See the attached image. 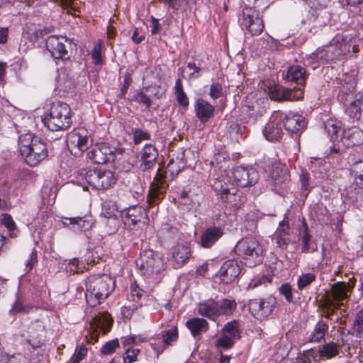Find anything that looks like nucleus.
<instances>
[{"mask_svg":"<svg viewBox=\"0 0 363 363\" xmlns=\"http://www.w3.org/2000/svg\"><path fill=\"white\" fill-rule=\"evenodd\" d=\"M85 179L89 185L99 190L109 189L116 182V177L110 170H89L86 173Z\"/></svg>","mask_w":363,"mask_h":363,"instance_id":"9d476101","label":"nucleus"},{"mask_svg":"<svg viewBox=\"0 0 363 363\" xmlns=\"http://www.w3.org/2000/svg\"><path fill=\"white\" fill-rule=\"evenodd\" d=\"M18 149L25 162L31 167L38 165L48 156L46 144L31 133L18 137Z\"/></svg>","mask_w":363,"mask_h":363,"instance_id":"f03ea898","label":"nucleus"},{"mask_svg":"<svg viewBox=\"0 0 363 363\" xmlns=\"http://www.w3.org/2000/svg\"><path fill=\"white\" fill-rule=\"evenodd\" d=\"M158 152L156 147L151 145H145L141 151L140 168L143 170L151 169L156 163Z\"/></svg>","mask_w":363,"mask_h":363,"instance_id":"393cba45","label":"nucleus"},{"mask_svg":"<svg viewBox=\"0 0 363 363\" xmlns=\"http://www.w3.org/2000/svg\"><path fill=\"white\" fill-rule=\"evenodd\" d=\"M271 281L272 277L267 275H262L261 277L252 279L248 285V289H255L259 286L266 284L267 283H269Z\"/></svg>","mask_w":363,"mask_h":363,"instance_id":"0e129e2a","label":"nucleus"},{"mask_svg":"<svg viewBox=\"0 0 363 363\" xmlns=\"http://www.w3.org/2000/svg\"><path fill=\"white\" fill-rule=\"evenodd\" d=\"M216 303L218 316L230 315L237 308V303L234 299L223 298Z\"/></svg>","mask_w":363,"mask_h":363,"instance_id":"c9c22d12","label":"nucleus"},{"mask_svg":"<svg viewBox=\"0 0 363 363\" xmlns=\"http://www.w3.org/2000/svg\"><path fill=\"white\" fill-rule=\"evenodd\" d=\"M230 160V155L225 150H220L214 154L213 159L211 164L218 168L223 172V169H225V164Z\"/></svg>","mask_w":363,"mask_h":363,"instance_id":"ea45409f","label":"nucleus"},{"mask_svg":"<svg viewBox=\"0 0 363 363\" xmlns=\"http://www.w3.org/2000/svg\"><path fill=\"white\" fill-rule=\"evenodd\" d=\"M67 143L73 155L75 156L82 155L91 144L88 130L84 128L73 130L67 135Z\"/></svg>","mask_w":363,"mask_h":363,"instance_id":"6e6552de","label":"nucleus"},{"mask_svg":"<svg viewBox=\"0 0 363 363\" xmlns=\"http://www.w3.org/2000/svg\"><path fill=\"white\" fill-rule=\"evenodd\" d=\"M101 46L102 43L101 40L98 41L94 45L91 50V57L95 65H101L102 62L101 57Z\"/></svg>","mask_w":363,"mask_h":363,"instance_id":"13d9d810","label":"nucleus"},{"mask_svg":"<svg viewBox=\"0 0 363 363\" xmlns=\"http://www.w3.org/2000/svg\"><path fill=\"white\" fill-rule=\"evenodd\" d=\"M71 42L65 37L51 35L46 40V47L52 56L55 59L68 60L69 54L67 47Z\"/></svg>","mask_w":363,"mask_h":363,"instance_id":"ddd939ff","label":"nucleus"},{"mask_svg":"<svg viewBox=\"0 0 363 363\" xmlns=\"http://www.w3.org/2000/svg\"><path fill=\"white\" fill-rule=\"evenodd\" d=\"M87 157L96 164H105L114 161L115 149L106 143H101L93 147L87 152Z\"/></svg>","mask_w":363,"mask_h":363,"instance_id":"2eb2a0df","label":"nucleus"},{"mask_svg":"<svg viewBox=\"0 0 363 363\" xmlns=\"http://www.w3.org/2000/svg\"><path fill=\"white\" fill-rule=\"evenodd\" d=\"M223 89L219 83H213L210 87V96L213 99H217L222 96Z\"/></svg>","mask_w":363,"mask_h":363,"instance_id":"338daca9","label":"nucleus"},{"mask_svg":"<svg viewBox=\"0 0 363 363\" xmlns=\"http://www.w3.org/2000/svg\"><path fill=\"white\" fill-rule=\"evenodd\" d=\"M282 124L285 127L286 130L291 133L301 131L306 126L304 118L301 115L291 111L284 113Z\"/></svg>","mask_w":363,"mask_h":363,"instance_id":"412c9836","label":"nucleus"},{"mask_svg":"<svg viewBox=\"0 0 363 363\" xmlns=\"http://www.w3.org/2000/svg\"><path fill=\"white\" fill-rule=\"evenodd\" d=\"M125 226L132 230H143L148 223V217L144 208L140 206H133L121 213Z\"/></svg>","mask_w":363,"mask_h":363,"instance_id":"0eeeda50","label":"nucleus"},{"mask_svg":"<svg viewBox=\"0 0 363 363\" xmlns=\"http://www.w3.org/2000/svg\"><path fill=\"white\" fill-rule=\"evenodd\" d=\"M354 36L352 34H337L325 46L331 61L338 60L350 51L358 52L359 40Z\"/></svg>","mask_w":363,"mask_h":363,"instance_id":"39448f33","label":"nucleus"},{"mask_svg":"<svg viewBox=\"0 0 363 363\" xmlns=\"http://www.w3.org/2000/svg\"><path fill=\"white\" fill-rule=\"evenodd\" d=\"M285 78L289 82H294L303 85L306 79V70L300 65L291 66L289 67Z\"/></svg>","mask_w":363,"mask_h":363,"instance_id":"2f4dec72","label":"nucleus"},{"mask_svg":"<svg viewBox=\"0 0 363 363\" xmlns=\"http://www.w3.org/2000/svg\"><path fill=\"white\" fill-rule=\"evenodd\" d=\"M194 111L199 121L205 123L214 116L215 106L205 99L200 98L195 101Z\"/></svg>","mask_w":363,"mask_h":363,"instance_id":"b1692460","label":"nucleus"},{"mask_svg":"<svg viewBox=\"0 0 363 363\" xmlns=\"http://www.w3.org/2000/svg\"><path fill=\"white\" fill-rule=\"evenodd\" d=\"M237 184L242 188L254 186L259 179L258 172L253 167H238L233 171Z\"/></svg>","mask_w":363,"mask_h":363,"instance_id":"4468645a","label":"nucleus"},{"mask_svg":"<svg viewBox=\"0 0 363 363\" xmlns=\"http://www.w3.org/2000/svg\"><path fill=\"white\" fill-rule=\"evenodd\" d=\"M140 352V349L129 347L125 349L123 354V362L125 363H133L138 361V355Z\"/></svg>","mask_w":363,"mask_h":363,"instance_id":"603ef678","label":"nucleus"},{"mask_svg":"<svg viewBox=\"0 0 363 363\" xmlns=\"http://www.w3.org/2000/svg\"><path fill=\"white\" fill-rule=\"evenodd\" d=\"M236 252L244 264L253 267L263 260V249L259 242L254 238L247 237L241 239L236 245Z\"/></svg>","mask_w":363,"mask_h":363,"instance_id":"20e7f679","label":"nucleus"},{"mask_svg":"<svg viewBox=\"0 0 363 363\" xmlns=\"http://www.w3.org/2000/svg\"><path fill=\"white\" fill-rule=\"evenodd\" d=\"M309 60H311V62H318L322 64L331 61L325 46L318 48L315 52L310 55Z\"/></svg>","mask_w":363,"mask_h":363,"instance_id":"a18cd8bd","label":"nucleus"},{"mask_svg":"<svg viewBox=\"0 0 363 363\" xmlns=\"http://www.w3.org/2000/svg\"><path fill=\"white\" fill-rule=\"evenodd\" d=\"M136 264L143 273L147 276L158 274L164 269L162 258L152 250L141 252L136 260Z\"/></svg>","mask_w":363,"mask_h":363,"instance_id":"423d86ee","label":"nucleus"},{"mask_svg":"<svg viewBox=\"0 0 363 363\" xmlns=\"http://www.w3.org/2000/svg\"><path fill=\"white\" fill-rule=\"evenodd\" d=\"M45 329L40 321L32 323L28 329V339L26 343L33 349L40 347L45 340Z\"/></svg>","mask_w":363,"mask_h":363,"instance_id":"6ab92c4d","label":"nucleus"},{"mask_svg":"<svg viewBox=\"0 0 363 363\" xmlns=\"http://www.w3.org/2000/svg\"><path fill=\"white\" fill-rule=\"evenodd\" d=\"M346 195L352 201H357L363 198V183L354 179V182L346 189Z\"/></svg>","mask_w":363,"mask_h":363,"instance_id":"e433bc0d","label":"nucleus"},{"mask_svg":"<svg viewBox=\"0 0 363 363\" xmlns=\"http://www.w3.org/2000/svg\"><path fill=\"white\" fill-rule=\"evenodd\" d=\"M274 240H276L277 246L281 249H286L291 242L289 236L286 235H275Z\"/></svg>","mask_w":363,"mask_h":363,"instance_id":"774afa93","label":"nucleus"},{"mask_svg":"<svg viewBox=\"0 0 363 363\" xmlns=\"http://www.w3.org/2000/svg\"><path fill=\"white\" fill-rule=\"evenodd\" d=\"M87 354V348L82 344L77 346L75 349L74 353L71 357L72 363H79Z\"/></svg>","mask_w":363,"mask_h":363,"instance_id":"4d7b16f0","label":"nucleus"},{"mask_svg":"<svg viewBox=\"0 0 363 363\" xmlns=\"http://www.w3.org/2000/svg\"><path fill=\"white\" fill-rule=\"evenodd\" d=\"M92 324L96 328H108L112 324V319L108 313L96 315L92 320Z\"/></svg>","mask_w":363,"mask_h":363,"instance_id":"49530a36","label":"nucleus"},{"mask_svg":"<svg viewBox=\"0 0 363 363\" xmlns=\"http://www.w3.org/2000/svg\"><path fill=\"white\" fill-rule=\"evenodd\" d=\"M223 235V230L220 227L208 228L201 238V245L204 247H211Z\"/></svg>","mask_w":363,"mask_h":363,"instance_id":"c85d7f7f","label":"nucleus"},{"mask_svg":"<svg viewBox=\"0 0 363 363\" xmlns=\"http://www.w3.org/2000/svg\"><path fill=\"white\" fill-rule=\"evenodd\" d=\"M63 224L65 225H71L74 231H86L92 228V219L88 216L84 217H63Z\"/></svg>","mask_w":363,"mask_h":363,"instance_id":"cd10ccee","label":"nucleus"},{"mask_svg":"<svg viewBox=\"0 0 363 363\" xmlns=\"http://www.w3.org/2000/svg\"><path fill=\"white\" fill-rule=\"evenodd\" d=\"M309 174L307 172H303L300 176L301 181V188L302 193L307 196L311 190V187L309 186Z\"/></svg>","mask_w":363,"mask_h":363,"instance_id":"e2e57ef3","label":"nucleus"},{"mask_svg":"<svg viewBox=\"0 0 363 363\" xmlns=\"http://www.w3.org/2000/svg\"><path fill=\"white\" fill-rule=\"evenodd\" d=\"M38 262V255L35 249H33L28 255L27 259L25 261V269L26 273H29L35 267Z\"/></svg>","mask_w":363,"mask_h":363,"instance_id":"5fc2aeb1","label":"nucleus"},{"mask_svg":"<svg viewBox=\"0 0 363 363\" xmlns=\"http://www.w3.org/2000/svg\"><path fill=\"white\" fill-rule=\"evenodd\" d=\"M30 309L31 308L30 306L25 303L23 296L17 294L16 301L9 310V313L11 316L15 318L18 314L28 313Z\"/></svg>","mask_w":363,"mask_h":363,"instance_id":"f704fd0d","label":"nucleus"},{"mask_svg":"<svg viewBox=\"0 0 363 363\" xmlns=\"http://www.w3.org/2000/svg\"><path fill=\"white\" fill-rule=\"evenodd\" d=\"M325 129L332 140L335 141L337 139V133L340 130V126L337 121L333 119L327 120L325 123Z\"/></svg>","mask_w":363,"mask_h":363,"instance_id":"8fccbe9b","label":"nucleus"},{"mask_svg":"<svg viewBox=\"0 0 363 363\" xmlns=\"http://www.w3.org/2000/svg\"><path fill=\"white\" fill-rule=\"evenodd\" d=\"M312 358L315 361H318L314 350H310L303 352L298 359V363H311Z\"/></svg>","mask_w":363,"mask_h":363,"instance_id":"680f3d73","label":"nucleus"},{"mask_svg":"<svg viewBox=\"0 0 363 363\" xmlns=\"http://www.w3.org/2000/svg\"><path fill=\"white\" fill-rule=\"evenodd\" d=\"M343 303H335L330 296L326 297L324 303V306L326 311V317L329 318L330 315H332L336 310H337L340 306H342Z\"/></svg>","mask_w":363,"mask_h":363,"instance_id":"6e6d98bb","label":"nucleus"},{"mask_svg":"<svg viewBox=\"0 0 363 363\" xmlns=\"http://www.w3.org/2000/svg\"><path fill=\"white\" fill-rule=\"evenodd\" d=\"M150 139V135L147 131L141 128H136L133 130V140L135 145H138L141 142Z\"/></svg>","mask_w":363,"mask_h":363,"instance_id":"864d4df0","label":"nucleus"},{"mask_svg":"<svg viewBox=\"0 0 363 363\" xmlns=\"http://www.w3.org/2000/svg\"><path fill=\"white\" fill-rule=\"evenodd\" d=\"M354 287V282L350 280L348 282L337 281L334 283L327 297L335 301V303H343L342 301L350 298L351 292Z\"/></svg>","mask_w":363,"mask_h":363,"instance_id":"f3484780","label":"nucleus"},{"mask_svg":"<svg viewBox=\"0 0 363 363\" xmlns=\"http://www.w3.org/2000/svg\"><path fill=\"white\" fill-rule=\"evenodd\" d=\"M198 313L211 320L218 317L217 303L213 299L201 302L198 305Z\"/></svg>","mask_w":363,"mask_h":363,"instance_id":"7c9ffc66","label":"nucleus"},{"mask_svg":"<svg viewBox=\"0 0 363 363\" xmlns=\"http://www.w3.org/2000/svg\"><path fill=\"white\" fill-rule=\"evenodd\" d=\"M119 347V342L118 339L113 340L107 342L101 349V352L103 354H111L115 352L116 348Z\"/></svg>","mask_w":363,"mask_h":363,"instance_id":"bf43d9fd","label":"nucleus"},{"mask_svg":"<svg viewBox=\"0 0 363 363\" xmlns=\"http://www.w3.org/2000/svg\"><path fill=\"white\" fill-rule=\"evenodd\" d=\"M340 351V345L335 342L330 341L320 345L315 355H317L318 361L328 360L337 357Z\"/></svg>","mask_w":363,"mask_h":363,"instance_id":"a878e982","label":"nucleus"},{"mask_svg":"<svg viewBox=\"0 0 363 363\" xmlns=\"http://www.w3.org/2000/svg\"><path fill=\"white\" fill-rule=\"evenodd\" d=\"M223 201L230 203L235 208H240L246 202V197L237 189V192H232L227 196Z\"/></svg>","mask_w":363,"mask_h":363,"instance_id":"79ce46f5","label":"nucleus"},{"mask_svg":"<svg viewBox=\"0 0 363 363\" xmlns=\"http://www.w3.org/2000/svg\"><path fill=\"white\" fill-rule=\"evenodd\" d=\"M212 188L217 194L220 196L223 201L228 195L232 192H237V188L234 184L230 182V179L228 175L221 174L220 176L215 177L212 179Z\"/></svg>","mask_w":363,"mask_h":363,"instance_id":"a211bd4d","label":"nucleus"},{"mask_svg":"<svg viewBox=\"0 0 363 363\" xmlns=\"http://www.w3.org/2000/svg\"><path fill=\"white\" fill-rule=\"evenodd\" d=\"M347 333L356 338L363 337V309L353 315Z\"/></svg>","mask_w":363,"mask_h":363,"instance_id":"c756f323","label":"nucleus"},{"mask_svg":"<svg viewBox=\"0 0 363 363\" xmlns=\"http://www.w3.org/2000/svg\"><path fill=\"white\" fill-rule=\"evenodd\" d=\"M346 112L353 120L360 119L363 112V94L356 96L355 99L350 103Z\"/></svg>","mask_w":363,"mask_h":363,"instance_id":"473e14b6","label":"nucleus"},{"mask_svg":"<svg viewBox=\"0 0 363 363\" xmlns=\"http://www.w3.org/2000/svg\"><path fill=\"white\" fill-rule=\"evenodd\" d=\"M311 238V236L309 234L308 228L306 223H303L299 229V240L301 242V252L303 253L309 252Z\"/></svg>","mask_w":363,"mask_h":363,"instance_id":"c03bdc74","label":"nucleus"},{"mask_svg":"<svg viewBox=\"0 0 363 363\" xmlns=\"http://www.w3.org/2000/svg\"><path fill=\"white\" fill-rule=\"evenodd\" d=\"M272 182L274 186H279L285 184L289 179L286 169L275 167L270 174Z\"/></svg>","mask_w":363,"mask_h":363,"instance_id":"4c0bfd02","label":"nucleus"},{"mask_svg":"<svg viewBox=\"0 0 363 363\" xmlns=\"http://www.w3.org/2000/svg\"><path fill=\"white\" fill-rule=\"evenodd\" d=\"M279 293L285 297V299L291 303L293 301L292 287L290 284L285 283L279 288Z\"/></svg>","mask_w":363,"mask_h":363,"instance_id":"052dcab7","label":"nucleus"},{"mask_svg":"<svg viewBox=\"0 0 363 363\" xmlns=\"http://www.w3.org/2000/svg\"><path fill=\"white\" fill-rule=\"evenodd\" d=\"M186 325L194 336L205 333L208 330V322L206 320L201 318H194L188 320Z\"/></svg>","mask_w":363,"mask_h":363,"instance_id":"72a5a7b5","label":"nucleus"},{"mask_svg":"<svg viewBox=\"0 0 363 363\" xmlns=\"http://www.w3.org/2000/svg\"><path fill=\"white\" fill-rule=\"evenodd\" d=\"M164 192V191L158 183L152 184L147 195V201L150 205H155L162 200Z\"/></svg>","mask_w":363,"mask_h":363,"instance_id":"58836bf2","label":"nucleus"},{"mask_svg":"<svg viewBox=\"0 0 363 363\" xmlns=\"http://www.w3.org/2000/svg\"><path fill=\"white\" fill-rule=\"evenodd\" d=\"M191 250L186 244H178L172 249V259L173 267L178 269L184 265L191 257Z\"/></svg>","mask_w":363,"mask_h":363,"instance_id":"5701e85b","label":"nucleus"},{"mask_svg":"<svg viewBox=\"0 0 363 363\" xmlns=\"http://www.w3.org/2000/svg\"><path fill=\"white\" fill-rule=\"evenodd\" d=\"M328 330V325L323 320L318 321L311 335V341L313 342H319L324 339L326 333Z\"/></svg>","mask_w":363,"mask_h":363,"instance_id":"a19ab883","label":"nucleus"},{"mask_svg":"<svg viewBox=\"0 0 363 363\" xmlns=\"http://www.w3.org/2000/svg\"><path fill=\"white\" fill-rule=\"evenodd\" d=\"M340 143L347 147L363 145V130L356 126L344 130Z\"/></svg>","mask_w":363,"mask_h":363,"instance_id":"4be33fe9","label":"nucleus"},{"mask_svg":"<svg viewBox=\"0 0 363 363\" xmlns=\"http://www.w3.org/2000/svg\"><path fill=\"white\" fill-rule=\"evenodd\" d=\"M240 333L239 323L235 320L227 323L223 328V333L232 337H238Z\"/></svg>","mask_w":363,"mask_h":363,"instance_id":"09e8293b","label":"nucleus"},{"mask_svg":"<svg viewBox=\"0 0 363 363\" xmlns=\"http://www.w3.org/2000/svg\"><path fill=\"white\" fill-rule=\"evenodd\" d=\"M284 113L280 111H274L268 123L264 126L262 133L264 138L271 142L279 140L283 134L282 121Z\"/></svg>","mask_w":363,"mask_h":363,"instance_id":"f8f14e48","label":"nucleus"},{"mask_svg":"<svg viewBox=\"0 0 363 363\" xmlns=\"http://www.w3.org/2000/svg\"><path fill=\"white\" fill-rule=\"evenodd\" d=\"M316 279V275L314 273L308 272L302 274L297 279L298 289L302 291L309 286Z\"/></svg>","mask_w":363,"mask_h":363,"instance_id":"de8ad7c7","label":"nucleus"},{"mask_svg":"<svg viewBox=\"0 0 363 363\" xmlns=\"http://www.w3.org/2000/svg\"><path fill=\"white\" fill-rule=\"evenodd\" d=\"M131 100L138 104L145 105L147 108H149L152 104V101L150 96H148L142 90H136Z\"/></svg>","mask_w":363,"mask_h":363,"instance_id":"3c124183","label":"nucleus"},{"mask_svg":"<svg viewBox=\"0 0 363 363\" xmlns=\"http://www.w3.org/2000/svg\"><path fill=\"white\" fill-rule=\"evenodd\" d=\"M175 95L178 104L185 109L189 106V99L184 91L181 79H177L174 86Z\"/></svg>","mask_w":363,"mask_h":363,"instance_id":"37998d69","label":"nucleus"},{"mask_svg":"<svg viewBox=\"0 0 363 363\" xmlns=\"http://www.w3.org/2000/svg\"><path fill=\"white\" fill-rule=\"evenodd\" d=\"M267 92L269 98L274 101H282V100H289L291 101L294 99V96L292 90L285 89L283 86L275 84H270L267 86V89L265 90Z\"/></svg>","mask_w":363,"mask_h":363,"instance_id":"bb28decb","label":"nucleus"},{"mask_svg":"<svg viewBox=\"0 0 363 363\" xmlns=\"http://www.w3.org/2000/svg\"><path fill=\"white\" fill-rule=\"evenodd\" d=\"M277 303V299L273 296L254 298L249 301V311L255 318L264 320L272 314Z\"/></svg>","mask_w":363,"mask_h":363,"instance_id":"1a4fd4ad","label":"nucleus"},{"mask_svg":"<svg viewBox=\"0 0 363 363\" xmlns=\"http://www.w3.org/2000/svg\"><path fill=\"white\" fill-rule=\"evenodd\" d=\"M177 339L178 330L176 327H173L169 330H164L160 337L158 336L153 339L150 345L158 356L162 354L167 347L176 342Z\"/></svg>","mask_w":363,"mask_h":363,"instance_id":"dca6fc26","label":"nucleus"},{"mask_svg":"<svg viewBox=\"0 0 363 363\" xmlns=\"http://www.w3.org/2000/svg\"><path fill=\"white\" fill-rule=\"evenodd\" d=\"M42 121L52 131L67 130L72 125V110L66 103L53 102L43 116Z\"/></svg>","mask_w":363,"mask_h":363,"instance_id":"7ed1b4c3","label":"nucleus"},{"mask_svg":"<svg viewBox=\"0 0 363 363\" xmlns=\"http://www.w3.org/2000/svg\"><path fill=\"white\" fill-rule=\"evenodd\" d=\"M352 171L355 176L354 179H359V183L363 184V160L355 162Z\"/></svg>","mask_w":363,"mask_h":363,"instance_id":"69168bd1","label":"nucleus"},{"mask_svg":"<svg viewBox=\"0 0 363 363\" xmlns=\"http://www.w3.org/2000/svg\"><path fill=\"white\" fill-rule=\"evenodd\" d=\"M87 303L95 307L104 301L115 289V281L106 274H92L86 279Z\"/></svg>","mask_w":363,"mask_h":363,"instance_id":"f257e3e1","label":"nucleus"},{"mask_svg":"<svg viewBox=\"0 0 363 363\" xmlns=\"http://www.w3.org/2000/svg\"><path fill=\"white\" fill-rule=\"evenodd\" d=\"M241 26L252 35H259L264 28L259 12L252 8H245L242 10Z\"/></svg>","mask_w":363,"mask_h":363,"instance_id":"9b49d317","label":"nucleus"},{"mask_svg":"<svg viewBox=\"0 0 363 363\" xmlns=\"http://www.w3.org/2000/svg\"><path fill=\"white\" fill-rule=\"evenodd\" d=\"M240 267L238 262L233 259L225 261L221 266L218 275L220 281L225 284L233 282L240 273Z\"/></svg>","mask_w":363,"mask_h":363,"instance_id":"aec40b11","label":"nucleus"}]
</instances>
